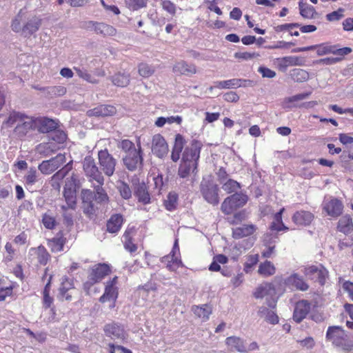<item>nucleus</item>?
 <instances>
[{
	"label": "nucleus",
	"mask_w": 353,
	"mask_h": 353,
	"mask_svg": "<svg viewBox=\"0 0 353 353\" xmlns=\"http://www.w3.org/2000/svg\"><path fill=\"white\" fill-rule=\"evenodd\" d=\"M83 170L89 181L93 183L92 192L88 189H83L81 192L82 208L84 214L90 218L96 214L99 207L97 204H105L109 198L103 188L105 179L97 166L95 160L91 156H86L83 162Z\"/></svg>",
	"instance_id": "nucleus-1"
},
{
	"label": "nucleus",
	"mask_w": 353,
	"mask_h": 353,
	"mask_svg": "<svg viewBox=\"0 0 353 353\" xmlns=\"http://www.w3.org/2000/svg\"><path fill=\"white\" fill-rule=\"evenodd\" d=\"M202 146L201 141L193 139L190 145L185 147L178 169V176L180 178L186 179L190 173H194L197 170Z\"/></svg>",
	"instance_id": "nucleus-2"
},
{
	"label": "nucleus",
	"mask_w": 353,
	"mask_h": 353,
	"mask_svg": "<svg viewBox=\"0 0 353 353\" xmlns=\"http://www.w3.org/2000/svg\"><path fill=\"white\" fill-rule=\"evenodd\" d=\"M41 25V19L36 16L26 19L25 13L20 10L11 23L12 30L21 33L24 37H30L37 32Z\"/></svg>",
	"instance_id": "nucleus-3"
},
{
	"label": "nucleus",
	"mask_w": 353,
	"mask_h": 353,
	"mask_svg": "<svg viewBox=\"0 0 353 353\" xmlns=\"http://www.w3.org/2000/svg\"><path fill=\"white\" fill-rule=\"evenodd\" d=\"M248 196L243 192H235L223 201L221 210L224 214H231L238 208H242L248 202Z\"/></svg>",
	"instance_id": "nucleus-4"
},
{
	"label": "nucleus",
	"mask_w": 353,
	"mask_h": 353,
	"mask_svg": "<svg viewBox=\"0 0 353 353\" xmlns=\"http://www.w3.org/2000/svg\"><path fill=\"white\" fill-rule=\"evenodd\" d=\"M137 149L127 153L122 157L124 167L130 172L141 170L143 165V152L140 143H137Z\"/></svg>",
	"instance_id": "nucleus-5"
},
{
	"label": "nucleus",
	"mask_w": 353,
	"mask_h": 353,
	"mask_svg": "<svg viewBox=\"0 0 353 353\" xmlns=\"http://www.w3.org/2000/svg\"><path fill=\"white\" fill-rule=\"evenodd\" d=\"M201 192L204 199L209 203L216 205L219 203V187L212 181L203 180L200 185Z\"/></svg>",
	"instance_id": "nucleus-6"
},
{
	"label": "nucleus",
	"mask_w": 353,
	"mask_h": 353,
	"mask_svg": "<svg viewBox=\"0 0 353 353\" xmlns=\"http://www.w3.org/2000/svg\"><path fill=\"white\" fill-rule=\"evenodd\" d=\"M179 256L180 252L178 239H175L172 251L169 254L163 256L161 259V261L165 265L168 270L175 272L179 268L183 266L182 261Z\"/></svg>",
	"instance_id": "nucleus-7"
},
{
	"label": "nucleus",
	"mask_w": 353,
	"mask_h": 353,
	"mask_svg": "<svg viewBox=\"0 0 353 353\" xmlns=\"http://www.w3.org/2000/svg\"><path fill=\"white\" fill-rule=\"evenodd\" d=\"M98 160L101 169L105 175L111 176L114 174L117 160L110 154L107 149L98 152Z\"/></svg>",
	"instance_id": "nucleus-8"
},
{
	"label": "nucleus",
	"mask_w": 353,
	"mask_h": 353,
	"mask_svg": "<svg viewBox=\"0 0 353 353\" xmlns=\"http://www.w3.org/2000/svg\"><path fill=\"white\" fill-rule=\"evenodd\" d=\"M66 161L63 154H58L56 157L49 160L43 161L38 166L39 170L43 174L48 175L52 173L63 165Z\"/></svg>",
	"instance_id": "nucleus-9"
},
{
	"label": "nucleus",
	"mask_w": 353,
	"mask_h": 353,
	"mask_svg": "<svg viewBox=\"0 0 353 353\" xmlns=\"http://www.w3.org/2000/svg\"><path fill=\"white\" fill-rule=\"evenodd\" d=\"M303 273L310 279L319 283L321 285L325 284L328 274L327 270L321 264L305 267Z\"/></svg>",
	"instance_id": "nucleus-10"
},
{
	"label": "nucleus",
	"mask_w": 353,
	"mask_h": 353,
	"mask_svg": "<svg viewBox=\"0 0 353 353\" xmlns=\"http://www.w3.org/2000/svg\"><path fill=\"white\" fill-rule=\"evenodd\" d=\"M352 48L349 47H344L342 48H337L336 46H331L327 43H322L318 45L316 54L319 56H323L328 54H333L337 56L344 57L352 52Z\"/></svg>",
	"instance_id": "nucleus-11"
},
{
	"label": "nucleus",
	"mask_w": 353,
	"mask_h": 353,
	"mask_svg": "<svg viewBox=\"0 0 353 353\" xmlns=\"http://www.w3.org/2000/svg\"><path fill=\"white\" fill-rule=\"evenodd\" d=\"M103 331L107 336L111 337L112 339H119L123 341L127 338L123 326L117 323L113 322L106 324L104 326Z\"/></svg>",
	"instance_id": "nucleus-12"
},
{
	"label": "nucleus",
	"mask_w": 353,
	"mask_h": 353,
	"mask_svg": "<svg viewBox=\"0 0 353 353\" xmlns=\"http://www.w3.org/2000/svg\"><path fill=\"white\" fill-rule=\"evenodd\" d=\"M252 81L248 79H231L225 81H215L214 86H211L209 89L212 90L214 88L219 89H230V88H237L240 87H245L250 85Z\"/></svg>",
	"instance_id": "nucleus-13"
},
{
	"label": "nucleus",
	"mask_w": 353,
	"mask_h": 353,
	"mask_svg": "<svg viewBox=\"0 0 353 353\" xmlns=\"http://www.w3.org/2000/svg\"><path fill=\"white\" fill-rule=\"evenodd\" d=\"M152 152L159 158H163L168 154V145L165 139L159 134L152 137Z\"/></svg>",
	"instance_id": "nucleus-14"
},
{
	"label": "nucleus",
	"mask_w": 353,
	"mask_h": 353,
	"mask_svg": "<svg viewBox=\"0 0 353 353\" xmlns=\"http://www.w3.org/2000/svg\"><path fill=\"white\" fill-rule=\"evenodd\" d=\"M59 121L48 117L36 118V130L41 133L52 132L58 128Z\"/></svg>",
	"instance_id": "nucleus-15"
},
{
	"label": "nucleus",
	"mask_w": 353,
	"mask_h": 353,
	"mask_svg": "<svg viewBox=\"0 0 353 353\" xmlns=\"http://www.w3.org/2000/svg\"><path fill=\"white\" fill-rule=\"evenodd\" d=\"M285 285L290 288H295L299 291H306L309 288L308 284L304 281L303 278L298 274L294 273L288 276L285 279Z\"/></svg>",
	"instance_id": "nucleus-16"
},
{
	"label": "nucleus",
	"mask_w": 353,
	"mask_h": 353,
	"mask_svg": "<svg viewBox=\"0 0 353 353\" xmlns=\"http://www.w3.org/2000/svg\"><path fill=\"white\" fill-rule=\"evenodd\" d=\"M310 303L306 300H301L296 303L294 313L293 319L296 323L302 321L308 314L310 310Z\"/></svg>",
	"instance_id": "nucleus-17"
},
{
	"label": "nucleus",
	"mask_w": 353,
	"mask_h": 353,
	"mask_svg": "<svg viewBox=\"0 0 353 353\" xmlns=\"http://www.w3.org/2000/svg\"><path fill=\"white\" fill-rule=\"evenodd\" d=\"M110 272V266L105 263H99L94 265L89 274L90 279L94 283L100 282L105 276Z\"/></svg>",
	"instance_id": "nucleus-18"
},
{
	"label": "nucleus",
	"mask_w": 353,
	"mask_h": 353,
	"mask_svg": "<svg viewBox=\"0 0 353 353\" xmlns=\"http://www.w3.org/2000/svg\"><path fill=\"white\" fill-rule=\"evenodd\" d=\"M304 63V58L298 56H288L279 59V67L282 71H285L290 66H301Z\"/></svg>",
	"instance_id": "nucleus-19"
},
{
	"label": "nucleus",
	"mask_w": 353,
	"mask_h": 353,
	"mask_svg": "<svg viewBox=\"0 0 353 353\" xmlns=\"http://www.w3.org/2000/svg\"><path fill=\"white\" fill-rule=\"evenodd\" d=\"M343 207L342 203L337 199H332L323 203V210L332 216H339L342 213Z\"/></svg>",
	"instance_id": "nucleus-20"
},
{
	"label": "nucleus",
	"mask_w": 353,
	"mask_h": 353,
	"mask_svg": "<svg viewBox=\"0 0 353 353\" xmlns=\"http://www.w3.org/2000/svg\"><path fill=\"white\" fill-rule=\"evenodd\" d=\"M314 214L305 210L296 211L292 216V221L297 225H309L314 219Z\"/></svg>",
	"instance_id": "nucleus-21"
},
{
	"label": "nucleus",
	"mask_w": 353,
	"mask_h": 353,
	"mask_svg": "<svg viewBox=\"0 0 353 353\" xmlns=\"http://www.w3.org/2000/svg\"><path fill=\"white\" fill-rule=\"evenodd\" d=\"M134 194L137 199L138 201L142 203L144 205H147L151 203L150 194L148 192V187L143 182L139 183L136 185Z\"/></svg>",
	"instance_id": "nucleus-22"
},
{
	"label": "nucleus",
	"mask_w": 353,
	"mask_h": 353,
	"mask_svg": "<svg viewBox=\"0 0 353 353\" xmlns=\"http://www.w3.org/2000/svg\"><path fill=\"white\" fill-rule=\"evenodd\" d=\"M73 288L74 284L72 280L68 278L63 279L61 286L59 289L57 299L60 301H71L72 295L69 292Z\"/></svg>",
	"instance_id": "nucleus-23"
},
{
	"label": "nucleus",
	"mask_w": 353,
	"mask_h": 353,
	"mask_svg": "<svg viewBox=\"0 0 353 353\" xmlns=\"http://www.w3.org/2000/svg\"><path fill=\"white\" fill-rule=\"evenodd\" d=\"M21 123L19 126L15 127V132L20 135H26L30 130H36V118L24 115Z\"/></svg>",
	"instance_id": "nucleus-24"
},
{
	"label": "nucleus",
	"mask_w": 353,
	"mask_h": 353,
	"mask_svg": "<svg viewBox=\"0 0 353 353\" xmlns=\"http://www.w3.org/2000/svg\"><path fill=\"white\" fill-rule=\"evenodd\" d=\"M117 112L116 108L110 105H100L92 110L88 113L90 116L94 117H110L114 115Z\"/></svg>",
	"instance_id": "nucleus-25"
},
{
	"label": "nucleus",
	"mask_w": 353,
	"mask_h": 353,
	"mask_svg": "<svg viewBox=\"0 0 353 353\" xmlns=\"http://www.w3.org/2000/svg\"><path fill=\"white\" fill-rule=\"evenodd\" d=\"M118 297V290L115 286L111 285H106L103 294L99 298L101 303L106 301H112V303L109 306L110 309L115 306V302Z\"/></svg>",
	"instance_id": "nucleus-26"
},
{
	"label": "nucleus",
	"mask_w": 353,
	"mask_h": 353,
	"mask_svg": "<svg viewBox=\"0 0 353 353\" xmlns=\"http://www.w3.org/2000/svg\"><path fill=\"white\" fill-rule=\"evenodd\" d=\"M225 344L230 347V350H236L240 353H248L245 341L238 336H229L225 339Z\"/></svg>",
	"instance_id": "nucleus-27"
},
{
	"label": "nucleus",
	"mask_w": 353,
	"mask_h": 353,
	"mask_svg": "<svg viewBox=\"0 0 353 353\" xmlns=\"http://www.w3.org/2000/svg\"><path fill=\"white\" fill-rule=\"evenodd\" d=\"M88 24L92 25V28L98 34L105 37L113 36L116 34V29L108 24L93 21H89Z\"/></svg>",
	"instance_id": "nucleus-28"
},
{
	"label": "nucleus",
	"mask_w": 353,
	"mask_h": 353,
	"mask_svg": "<svg viewBox=\"0 0 353 353\" xmlns=\"http://www.w3.org/2000/svg\"><path fill=\"white\" fill-rule=\"evenodd\" d=\"M123 223V217L121 214H112L107 221V231L110 233H117Z\"/></svg>",
	"instance_id": "nucleus-29"
},
{
	"label": "nucleus",
	"mask_w": 353,
	"mask_h": 353,
	"mask_svg": "<svg viewBox=\"0 0 353 353\" xmlns=\"http://www.w3.org/2000/svg\"><path fill=\"white\" fill-rule=\"evenodd\" d=\"M185 143V141L181 134H177L175 136L174 144L171 153V159L174 162H176L180 159Z\"/></svg>",
	"instance_id": "nucleus-30"
},
{
	"label": "nucleus",
	"mask_w": 353,
	"mask_h": 353,
	"mask_svg": "<svg viewBox=\"0 0 353 353\" xmlns=\"http://www.w3.org/2000/svg\"><path fill=\"white\" fill-rule=\"evenodd\" d=\"M256 228L253 224L243 225L232 230V236L234 239H241L252 234Z\"/></svg>",
	"instance_id": "nucleus-31"
},
{
	"label": "nucleus",
	"mask_w": 353,
	"mask_h": 353,
	"mask_svg": "<svg viewBox=\"0 0 353 353\" xmlns=\"http://www.w3.org/2000/svg\"><path fill=\"white\" fill-rule=\"evenodd\" d=\"M299 9L301 16L305 19H315L318 15L314 6L303 1L299 2Z\"/></svg>",
	"instance_id": "nucleus-32"
},
{
	"label": "nucleus",
	"mask_w": 353,
	"mask_h": 353,
	"mask_svg": "<svg viewBox=\"0 0 353 353\" xmlns=\"http://www.w3.org/2000/svg\"><path fill=\"white\" fill-rule=\"evenodd\" d=\"M59 149V146L52 141L43 143L37 146V151L43 157H48L52 155Z\"/></svg>",
	"instance_id": "nucleus-33"
},
{
	"label": "nucleus",
	"mask_w": 353,
	"mask_h": 353,
	"mask_svg": "<svg viewBox=\"0 0 353 353\" xmlns=\"http://www.w3.org/2000/svg\"><path fill=\"white\" fill-rule=\"evenodd\" d=\"M173 72L181 74L190 75L195 74L196 69L193 64H188L185 61H181L174 65Z\"/></svg>",
	"instance_id": "nucleus-34"
},
{
	"label": "nucleus",
	"mask_w": 353,
	"mask_h": 353,
	"mask_svg": "<svg viewBox=\"0 0 353 353\" xmlns=\"http://www.w3.org/2000/svg\"><path fill=\"white\" fill-rule=\"evenodd\" d=\"M65 243V239L62 236L61 232H59L57 236L48 241V245L52 252H58L63 250Z\"/></svg>",
	"instance_id": "nucleus-35"
},
{
	"label": "nucleus",
	"mask_w": 353,
	"mask_h": 353,
	"mask_svg": "<svg viewBox=\"0 0 353 353\" xmlns=\"http://www.w3.org/2000/svg\"><path fill=\"white\" fill-rule=\"evenodd\" d=\"M284 208H283L274 215L273 221L270 227L271 230L279 232L288 230V228L284 225L282 221V214Z\"/></svg>",
	"instance_id": "nucleus-36"
},
{
	"label": "nucleus",
	"mask_w": 353,
	"mask_h": 353,
	"mask_svg": "<svg viewBox=\"0 0 353 353\" xmlns=\"http://www.w3.org/2000/svg\"><path fill=\"white\" fill-rule=\"evenodd\" d=\"M311 94V92L298 94L290 97H287L283 102V107L285 109H292L295 107L292 103L296 101L307 99Z\"/></svg>",
	"instance_id": "nucleus-37"
},
{
	"label": "nucleus",
	"mask_w": 353,
	"mask_h": 353,
	"mask_svg": "<svg viewBox=\"0 0 353 353\" xmlns=\"http://www.w3.org/2000/svg\"><path fill=\"white\" fill-rule=\"evenodd\" d=\"M290 75L294 81L298 83L305 82L310 78L308 72L301 68H294L291 70Z\"/></svg>",
	"instance_id": "nucleus-38"
},
{
	"label": "nucleus",
	"mask_w": 353,
	"mask_h": 353,
	"mask_svg": "<svg viewBox=\"0 0 353 353\" xmlns=\"http://www.w3.org/2000/svg\"><path fill=\"white\" fill-rule=\"evenodd\" d=\"M337 228L339 231L344 234L351 232L353 230L352 219L349 216H342L338 222Z\"/></svg>",
	"instance_id": "nucleus-39"
},
{
	"label": "nucleus",
	"mask_w": 353,
	"mask_h": 353,
	"mask_svg": "<svg viewBox=\"0 0 353 353\" xmlns=\"http://www.w3.org/2000/svg\"><path fill=\"white\" fill-rule=\"evenodd\" d=\"M344 335V331L339 326H330L326 332V339L332 341V343H336L339 338Z\"/></svg>",
	"instance_id": "nucleus-40"
},
{
	"label": "nucleus",
	"mask_w": 353,
	"mask_h": 353,
	"mask_svg": "<svg viewBox=\"0 0 353 353\" xmlns=\"http://www.w3.org/2000/svg\"><path fill=\"white\" fill-rule=\"evenodd\" d=\"M114 85L119 87H125L130 83V76L125 72H118L111 78Z\"/></svg>",
	"instance_id": "nucleus-41"
},
{
	"label": "nucleus",
	"mask_w": 353,
	"mask_h": 353,
	"mask_svg": "<svg viewBox=\"0 0 353 353\" xmlns=\"http://www.w3.org/2000/svg\"><path fill=\"white\" fill-rule=\"evenodd\" d=\"M192 311L196 316L202 319L203 321H207L209 319L210 314L212 313V309L208 305H203L202 306H194L192 307Z\"/></svg>",
	"instance_id": "nucleus-42"
},
{
	"label": "nucleus",
	"mask_w": 353,
	"mask_h": 353,
	"mask_svg": "<svg viewBox=\"0 0 353 353\" xmlns=\"http://www.w3.org/2000/svg\"><path fill=\"white\" fill-rule=\"evenodd\" d=\"M258 272L263 276L267 277L274 274L276 268L271 261H265L260 264Z\"/></svg>",
	"instance_id": "nucleus-43"
},
{
	"label": "nucleus",
	"mask_w": 353,
	"mask_h": 353,
	"mask_svg": "<svg viewBox=\"0 0 353 353\" xmlns=\"http://www.w3.org/2000/svg\"><path fill=\"white\" fill-rule=\"evenodd\" d=\"M259 314L261 316H265V321L271 324H276L279 322V317L276 313L265 307H260Z\"/></svg>",
	"instance_id": "nucleus-44"
},
{
	"label": "nucleus",
	"mask_w": 353,
	"mask_h": 353,
	"mask_svg": "<svg viewBox=\"0 0 353 353\" xmlns=\"http://www.w3.org/2000/svg\"><path fill=\"white\" fill-rule=\"evenodd\" d=\"M72 161H70L52 176V181L54 183L57 182V185H59V181H61L72 170Z\"/></svg>",
	"instance_id": "nucleus-45"
},
{
	"label": "nucleus",
	"mask_w": 353,
	"mask_h": 353,
	"mask_svg": "<svg viewBox=\"0 0 353 353\" xmlns=\"http://www.w3.org/2000/svg\"><path fill=\"white\" fill-rule=\"evenodd\" d=\"M178 195L174 192H170L164 201V206L168 211H173L176 208Z\"/></svg>",
	"instance_id": "nucleus-46"
},
{
	"label": "nucleus",
	"mask_w": 353,
	"mask_h": 353,
	"mask_svg": "<svg viewBox=\"0 0 353 353\" xmlns=\"http://www.w3.org/2000/svg\"><path fill=\"white\" fill-rule=\"evenodd\" d=\"M25 114H26L20 112L13 111L10 112L7 120L3 122V124L7 127H12L16 125L18 121H21Z\"/></svg>",
	"instance_id": "nucleus-47"
},
{
	"label": "nucleus",
	"mask_w": 353,
	"mask_h": 353,
	"mask_svg": "<svg viewBox=\"0 0 353 353\" xmlns=\"http://www.w3.org/2000/svg\"><path fill=\"white\" fill-rule=\"evenodd\" d=\"M41 90H46L47 93L51 97H61L66 93V88L62 85L50 86L46 88H39Z\"/></svg>",
	"instance_id": "nucleus-48"
},
{
	"label": "nucleus",
	"mask_w": 353,
	"mask_h": 353,
	"mask_svg": "<svg viewBox=\"0 0 353 353\" xmlns=\"http://www.w3.org/2000/svg\"><path fill=\"white\" fill-rule=\"evenodd\" d=\"M63 196L68 207L72 210L74 209L76 205V190H63Z\"/></svg>",
	"instance_id": "nucleus-49"
},
{
	"label": "nucleus",
	"mask_w": 353,
	"mask_h": 353,
	"mask_svg": "<svg viewBox=\"0 0 353 353\" xmlns=\"http://www.w3.org/2000/svg\"><path fill=\"white\" fill-rule=\"evenodd\" d=\"M74 70L79 77L86 81L87 82L93 84L98 83L99 81L84 68H74Z\"/></svg>",
	"instance_id": "nucleus-50"
},
{
	"label": "nucleus",
	"mask_w": 353,
	"mask_h": 353,
	"mask_svg": "<svg viewBox=\"0 0 353 353\" xmlns=\"http://www.w3.org/2000/svg\"><path fill=\"white\" fill-rule=\"evenodd\" d=\"M24 180L28 186H32L38 181V173L35 168L32 167L29 169L24 176Z\"/></svg>",
	"instance_id": "nucleus-51"
},
{
	"label": "nucleus",
	"mask_w": 353,
	"mask_h": 353,
	"mask_svg": "<svg viewBox=\"0 0 353 353\" xmlns=\"http://www.w3.org/2000/svg\"><path fill=\"white\" fill-rule=\"evenodd\" d=\"M222 188L228 194L232 192L235 193L239 189L241 188V185L236 181L230 179L222 183Z\"/></svg>",
	"instance_id": "nucleus-52"
},
{
	"label": "nucleus",
	"mask_w": 353,
	"mask_h": 353,
	"mask_svg": "<svg viewBox=\"0 0 353 353\" xmlns=\"http://www.w3.org/2000/svg\"><path fill=\"white\" fill-rule=\"evenodd\" d=\"M148 0H125V3L130 10H137L147 6Z\"/></svg>",
	"instance_id": "nucleus-53"
},
{
	"label": "nucleus",
	"mask_w": 353,
	"mask_h": 353,
	"mask_svg": "<svg viewBox=\"0 0 353 353\" xmlns=\"http://www.w3.org/2000/svg\"><path fill=\"white\" fill-rule=\"evenodd\" d=\"M67 139L66 134L61 130H54L50 134V139L56 144L63 143Z\"/></svg>",
	"instance_id": "nucleus-54"
},
{
	"label": "nucleus",
	"mask_w": 353,
	"mask_h": 353,
	"mask_svg": "<svg viewBox=\"0 0 353 353\" xmlns=\"http://www.w3.org/2000/svg\"><path fill=\"white\" fill-rule=\"evenodd\" d=\"M117 188L121 197L124 199H129L132 196V191L128 184L124 181H119Z\"/></svg>",
	"instance_id": "nucleus-55"
},
{
	"label": "nucleus",
	"mask_w": 353,
	"mask_h": 353,
	"mask_svg": "<svg viewBox=\"0 0 353 353\" xmlns=\"http://www.w3.org/2000/svg\"><path fill=\"white\" fill-rule=\"evenodd\" d=\"M138 72L142 77L148 78L154 73V69L145 63H141L138 65Z\"/></svg>",
	"instance_id": "nucleus-56"
},
{
	"label": "nucleus",
	"mask_w": 353,
	"mask_h": 353,
	"mask_svg": "<svg viewBox=\"0 0 353 353\" xmlns=\"http://www.w3.org/2000/svg\"><path fill=\"white\" fill-rule=\"evenodd\" d=\"M118 148H120L125 154L137 149V147L135 146L134 143L129 139H123L121 141L118 143Z\"/></svg>",
	"instance_id": "nucleus-57"
},
{
	"label": "nucleus",
	"mask_w": 353,
	"mask_h": 353,
	"mask_svg": "<svg viewBox=\"0 0 353 353\" xmlns=\"http://www.w3.org/2000/svg\"><path fill=\"white\" fill-rule=\"evenodd\" d=\"M124 248L130 253H134L137 250V245L132 242L128 232H125L124 235Z\"/></svg>",
	"instance_id": "nucleus-58"
},
{
	"label": "nucleus",
	"mask_w": 353,
	"mask_h": 353,
	"mask_svg": "<svg viewBox=\"0 0 353 353\" xmlns=\"http://www.w3.org/2000/svg\"><path fill=\"white\" fill-rule=\"evenodd\" d=\"M79 185V180L78 179V176L73 173L70 177L67 178L64 188L68 190H76Z\"/></svg>",
	"instance_id": "nucleus-59"
},
{
	"label": "nucleus",
	"mask_w": 353,
	"mask_h": 353,
	"mask_svg": "<svg viewBox=\"0 0 353 353\" xmlns=\"http://www.w3.org/2000/svg\"><path fill=\"white\" fill-rule=\"evenodd\" d=\"M335 346L342 348L345 351H350L353 347V343L347 341L345 334L339 338L336 343H333Z\"/></svg>",
	"instance_id": "nucleus-60"
},
{
	"label": "nucleus",
	"mask_w": 353,
	"mask_h": 353,
	"mask_svg": "<svg viewBox=\"0 0 353 353\" xmlns=\"http://www.w3.org/2000/svg\"><path fill=\"white\" fill-rule=\"evenodd\" d=\"M259 261L258 254L250 255L248 257L246 263L244 264V271L248 273L251 271L252 267Z\"/></svg>",
	"instance_id": "nucleus-61"
},
{
	"label": "nucleus",
	"mask_w": 353,
	"mask_h": 353,
	"mask_svg": "<svg viewBox=\"0 0 353 353\" xmlns=\"http://www.w3.org/2000/svg\"><path fill=\"white\" fill-rule=\"evenodd\" d=\"M49 254L46 251L44 247L40 246L39 247V252H38V261L41 265H46L48 259H49Z\"/></svg>",
	"instance_id": "nucleus-62"
},
{
	"label": "nucleus",
	"mask_w": 353,
	"mask_h": 353,
	"mask_svg": "<svg viewBox=\"0 0 353 353\" xmlns=\"http://www.w3.org/2000/svg\"><path fill=\"white\" fill-rule=\"evenodd\" d=\"M242 254L241 247L239 245H235L230 248L228 257L234 261H237L239 256Z\"/></svg>",
	"instance_id": "nucleus-63"
},
{
	"label": "nucleus",
	"mask_w": 353,
	"mask_h": 353,
	"mask_svg": "<svg viewBox=\"0 0 353 353\" xmlns=\"http://www.w3.org/2000/svg\"><path fill=\"white\" fill-rule=\"evenodd\" d=\"M42 223L47 229L52 230L55 227V219L48 214H44L42 217Z\"/></svg>",
	"instance_id": "nucleus-64"
}]
</instances>
